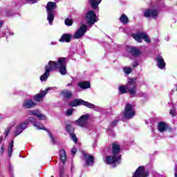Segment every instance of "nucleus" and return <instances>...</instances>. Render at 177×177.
<instances>
[{
  "instance_id": "obj_1",
  "label": "nucleus",
  "mask_w": 177,
  "mask_h": 177,
  "mask_svg": "<svg viewBox=\"0 0 177 177\" xmlns=\"http://www.w3.org/2000/svg\"><path fill=\"white\" fill-rule=\"evenodd\" d=\"M67 58L59 57L57 62L50 60L48 64L45 66V70H47L49 73L50 71H56L59 70V73L62 75H66L67 74Z\"/></svg>"
},
{
  "instance_id": "obj_2",
  "label": "nucleus",
  "mask_w": 177,
  "mask_h": 177,
  "mask_svg": "<svg viewBox=\"0 0 177 177\" xmlns=\"http://www.w3.org/2000/svg\"><path fill=\"white\" fill-rule=\"evenodd\" d=\"M32 124L35 128L37 130L43 129L44 131H46V129L44 127V124L41 123V122L37 120V119L32 116H30L24 122L19 123L15 131H14V136H19L24 129H27V126Z\"/></svg>"
},
{
  "instance_id": "obj_3",
  "label": "nucleus",
  "mask_w": 177,
  "mask_h": 177,
  "mask_svg": "<svg viewBox=\"0 0 177 177\" xmlns=\"http://www.w3.org/2000/svg\"><path fill=\"white\" fill-rule=\"evenodd\" d=\"M127 89L131 96L136 95V85L135 84V80L129 79L128 83L125 86H119V93L120 95L127 93Z\"/></svg>"
},
{
  "instance_id": "obj_4",
  "label": "nucleus",
  "mask_w": 177,
  "mask_h": 177,
  "mask_svg": "<svg viewBox=\"0 0 177 177\" xmlns=\"http://www.w3.org/2000/svg\"><path fill=\"white\" fill-rule=\"evenodd\" d=\"M57 8L56 2L49 1L46 6L47 12V20L50 26L53 24V20H55V10Z\"/></svg>"
},
{
  "instance_id": "obj_5",
  "label": "nucleus",
  "mask_w": 177,
  "mask_h": 177,
  "mask_svg": "<svg viewBox=\"0 0 177 177\" xmlns=\"http://www.w3.org/2000/svg\"><path fill=\"white\" fill-rule=\"evenodd\" d=\"M84 19L86 20V24L90 27L93 26L95 23H97L99 19L97 16H96V13L94 12L93 10H89L85 15Z\"/></svg>"
},
{
  "instance_id": "obj_6",
  "label": "nucleus",
  "mask_w": 177,
  "mask_h": 177,
  "mask_svg": "<svg viewBox=\"0 0 177 177\" xmlns=\"http://www.w3.org/2000/svg\"><path fill=\"white\" fill-rule=\"evenodd\" d=\"M69 105L71 107H77V106H85L88 109H95V107H96L95 104L88 102L86 101H84L82 99H75L73 101L71 102Z\"/></svg>"
},
{
  "instance_id": "obj_7",
  "label": "nucleus",
  "mask_w": 177,
  "mask_h": 177,
  "mask_svg": "<svg viewBox=\"0 0 177 177\" xmlns=\"http://www.w3.org/2000/svg\"><path fill=\"white\" fill-rule=\"evenodd\" d=\"M133 38L135 39V40L137 42H139L140 44H142V40L144 39L145 42L147 44H150L151 42V40L149 37V35L143 32H138L137 33H133L132 35Z\"/></svg>"
},
{
  "instance_id": "obj_8",
  "label": "nucleus",
  "mask_w": 177,
  "mask_h": 177,
  "mask_svg": "<svg viewBox=\"0 0 177 177\" xmlns=\"http://www.w3.org/2000/svg\"><path fill=\"white\" fill-rule=\"evenodd\" d=\"M160 13V9L157 8H149L147 9L144 12V16L145 17H151L152 19H154L155 20L157 19V17H158V15Z\"/></svg>"
},
{
  "instance_id": "obj_9",
  "label": "nucleus",
  "mask_w": 177,
  "mask_h": 177,
  "mask_svg": "<svg viewBox=\"0 0 177 177\" xmlns=\"http://www.w3.org/2000/svg\"><path fill=\"white\" fill-rule=\"evenodd\" d=\"M123 115L124 118H127V120H130V118H132L135 116V109H133L132 104H127L125 106L124 110L123 111Z\"/></svg>"
},
{
  "instance_id": "obj_10",
  "label": "nucleus",
  "mask_w": 177,
  "mask_h": 177,
  "mask_svg": "<svg viewBox=\"0 0 177 177\" xmlns=\"http://www.w3.org/2000/svg\"><path fill=\"white\" fill-rule=\"evenodd\" d=\"M86 31H88V26L85 24H82L80 28L75 32L73 35L74 39H80L86 34Z\"/></svg>"
},
{
  "instance_id": "obj_11",
  "label": "nucleus",
  "mask_w": 177,
  "mask_h": 177,
  "mask_svg": "<svg viewBox=\"0 0 177 177\" xmlns=\"http://www.w3.org/2000/svg\"><path fill=\"white\" fill-rule=\"evenodd\" d=\"M120 162L121 156H117L115 155H113L105 157V162L109 165L114 164V167H115V165H118Z\"/></svg>"
},
{
  "instance_id": "obj_12",
  "label": "nucleus",
  "mask_w": 177,
  "mask_h": 177,
  "mask_svg": "<svg viewBox=\"0 0 177 177\" xmlns=\"http://www.w3.org/2000/svg\"><path fill=\"white\" fill-rule=\"evenodd\" d=\"M149 176V173L145 171V167L143 166H140L135 171L133 177H147Z\"/></svg>"
},
{
  "instance_id": "obj_13",
  "label": "nucleus",
  "mask_w": 177,
  "mask_h": 177,
  "mask_svg": "<svg viewBox=\"0 0 177 177\" xmlns=\"http://www.w3.org/2000/svg\"><path fill=\"white\" fill-rule=\"evenodd\" d=\"M48 91H52V88H47L46 91H41L39 93L36 94L34 97V101L35 102H42V100L44 97H45V95L48 93Z\"/></svg>"
},
{
  "instance_id": "obj_14",
  "label": "nucleus",
  "mask_w": 177,
  "mask_h": 177,
  "mask_svg": "<svg viewBox=\"0 0 177 177\" xmlns=\"http://www.w3.org/2000/svg\"><path fill=\"white\" fill-rule=\"evenodd\" d=\"M88 120H89V114L82 115L79 120H76V124L79 127H85L88 123Z\"/></svg>"
},
{
  "instance_id": "obj_15",
  "label": "nucleus",
  "mask_w": 177,
  "mask_h": 177,
  "mask_svg": "<svg viewBox=\"0 0 177 177\" xmlns=\"http://www.w3.org/2000/svg\"><path fill=\"white\" fill-rule=\"evenodd\" d=\"M22 106L24 109H32L37 106V103L31 99H28L23 102Z\"/></svg>"
},
{
  "instance_id": "obj_16",
  "label": "nucleus",
  "mask_w": 177,
  "mask_h": 177,
  "mask_svg": "<svg viewBox=\"0 0 177 177\" xmlns=\"http://www.w3.org/2000/svg\"><path fill=\"white\" fill-rule=\"evenodd\" d=\"M157 62V65L160 70H164L165 68V66H167V64L165 63V61H164V58H162V56L158 55L156 59Z\"/></svg>"
},
{
  "instance_id": "obj_17",
  "label": "nucleus",
  "mask_w": 177,
  "mask_h": 177,
  "mask_svg": "<svg viewBox=\"0 0 177 177\" xmlns=\"http://www.w3.org/2000/svg\"><path fill=\"white\" fill-rule=\"evenodd\" d=\"M66 131L70 133L71 135V139L73 140L75 143H77V136H75V134L73 133L74 132V128L71 127V125H67L66 126Z\"/></svg>"
},
{
  "instance_id": "obj_18",
  "label": "nucleus",
  "mask_w": 177,
  "mask_h": 177,
  "mask_svg": "<svg viewBox=\"0 0 177 177\" xmlns=\"http://www.w3.org/2000/svg\"><path fill=\"white\" fill-rule=\"evenodd\" d=\"M84 157L86 165H88V166L93 165L95 162L93 161L94 158L92 155H88L84 153Z\"/></svg>"
},
{
  "instance_id": "obj_19",
  "label": "nucleus",
  "mask_w": 177,
  "mask_h": 177,
  "mask_svg": "<svg viewBox=\"0 0 177 177\" xmlns=\"http://www.w3.org/2000/svg\"><path fill=\"white\" fill-rule=\"evenodd\" d=\"M168 124L165 123V122H160L158 124V130L159 132H165L169 128Z\"/></svg>"
},
{
  "instance_id": "obj_20",
  "label": "nucleus",
  "mask_w": 177,
  "mask_h": 177,
  "mask_svg": "<svg viewBox=\"0 0 177 177\" xmlns=\"http://www.w3.org/2000/svg\"><path fill=\"white\" fill-rule=\"evenodd\" d=\"M128 52L134 56V57H138L140 55V50L135 47H129L128 48Z\"/></svg>"
},
{
  "instance_id": "obj_21",
  "label": "nucleus",
  "mask_w": 177,
  "mask_h": 177,
  "mask_svg": "<svg viewBox=\"0 0 177 177\" xmlns=\"http://www.w3.org/2000/svg\"><path fill=\"white\" fill-rule=\"evenodd\" d=\"M61 96L66 97V99H70L73 96V92L70 90H62L60 91Z\"/></svg>"
},
{
  "instance_id": "obj_22",
  "label": "nucleus",
  "mask_w": 177,
  "mask_h": 177,
  "mask_svg": "<svg viewBox=\"0 0 177 177\" xmlns=\"http://www.w3.org/2000/svg\"><path fill=\"white\" fill-rule=\"evenodd\" d=\"M77 85L82 89H88L91 88V83L89 82H80Z\"/></svg>"
},
{
  "instance_id": "obj_23",
  "label": "nucleus",
  "mask_w": 177,
  "mask_h": 177,
  "mask_svg": "<svg viewBox=\"0 0 177 177\" xmlns=\"http://www.w3.org/2000/svg\"><path fill=\"white\" fill-rule=\"evenodd\" d=\"M59 42H70L71 41V35L64 34L59 39Z\"/></svg>"
},
{
  "instance_id": "obj_24",
  "label": "nucleus",
  "mask_w": 177,
  "mask_h": 177,
  "mask_svg": "<svg viewBox=\"0 0 177 177\" xmlns=\"http://www.w3.org/2000/svg\"><path fill=\"white\" fill-rule=\"evenodd\" d=\"M59 158L62 162L64 164L67 160V156L66 155V151H64V149H61L59 151Z\"/></svg>"
},
{
  "instance_id": "obj_25",
  "label": "nucleus",
  "mask_w": 177,
  "mask_h": 177,
  "mask_svg": "<svg viewBox=\"0 0 177 177\" xmlns=\"http://www.w3.org/2000/svg\"><path fill=\"white\" fill-rule=\"evenodd\" d=\"M112 150L113 156H115L116 154H118V153H120V150H121V147H120V145L114 143L112 146Z\"/></svg>"
},
{
  "instance_id": "obj_26",
  "label": "nucleus",
  "mask_w": 177,
  "mask_h": 177,
  "mask_svg": "<svg viewBox=\"0 0 177 177\" xmlns=\"http://www.w3.org/2000/svg\"><path fill=\"white\" fill-rule=\"evenodd\" d=\"M89 1L93 9H97V8H99V5L100 2H102V0H89Z\"/></svg>"
},
{
  "instance_id": "obj_27",
  "label": "nucleus",
  "mask_w": 177,
  "mask_h": 177,
  "mask_svg": "<svg viewBox=\"0 0 177 177\" xmlns=\"http://www.w3.org/2000/svg\"><path fill=\"white\" fill-rule=\"evenodd\" d=\"M50 72L48 71L47 69H46L45 73L40 76V81L43 82L44 81H46L48 78H49V75H50Z\"/></svg>"
},
{
  "instance_id": "obj_28",
  "label": "nucleus",
  "mask_w": 177,
  "mask_h": 177,
  "mask_svg": "<svg viewBox=\"0 0 177 177\" xmlns=\"http://www.w3.org/2000/svg\"><path fill=\"white\" fill-rule=\"evenodd\" d=\"M120 20L123 24H127L129 21L128 17L125 14L121 15Z\"/></svg>"
},
{
  "instance_id": "obj_29",
  "label": "nucleus",
  "mask_w": 177,
  "mask_h": 177,
  "mask_svg": "<svg viewBox=\"0 0 177 177\" xmlns=\"http://www.w3.org/2000/svg\"><path fill=\"white\" fill-rule=\"evenodd\" d=\"M169 114L170 115H171V117H175L177 114V111H176V106H175V104H173L170 111H169Z\"/></svg>"
},
{
  "instance_id": "obj_30",
  "label": "nucleus",
  "mask_w": 177,
  "mask_h": 177,
  "mask_svg": "<svg viewBox=\"0 0 177 177\" xmlns=\"http://www.w3.org/2000/svg\"><path fill=\"white\" fill-rule=\"evenodd\" d=\"M8 157H12V153H13V141H11L8 146Z\"/></svg>"
},
{
  "instance_id": "obj_31",
  "label": "nucleus",
  "mask_w": 177,
  "mask_h": 177,
  "mask_svg": "<svg viewBox=\"0 0 177 177\" xmlns=\"http://www.w3.org/2000/svg\"><path fill=\"white\" fill-rule=\"evenodd\" d=\"M124 74H131L132 73V68L126 66L123 68Z\"/></svg>"
},
{
  "instance_id": "obj_32",
  "label": "nucleus",
  "mask_w": 177,
  "mask_h": 177,
  "mask_svg": "<svg viewBox=\"0 0 177 177\" xmlns=\"http://www.w3.org/2000/svg\"><path fill=\"white\" fill-rule=\"evenodd\" d=\"M10 131H12V127H8L6 128V129L4 131L5 138H8L9 133H10Z\"/></svg>"
},
{
  "instance_id": "obj_33",
  "label": "nucleus",
  "mask_w": 177,
  "mask_h": 177,
  "mask_svg": "<svg viewBox=\"0 0 177 177\" xmlns=\"http://www.w3.org/2000/svg\"><path fill=\"white\" fill-rule=\"evenodd\" d=\"M39 121H45L46 120V116L42 113H39V115L37 117Z\"/></svg>"
},
{
  "instance_id": "obj_34",
  "label": "nucleus",
  "mask_w": 177,
  "mask_h": 177,
  "mask_svg": "<svg viewBox=\"0 0 177 177\" xmlns=\"http://www.w3.org/2000/svg\"><path fill=\"white\" fill-rule=\"evenodd\" d=\"M65 24L66 26H73V20H71V19H66L65 20Z\"/></svg>"
},
{
  "instance_id": "obj_35",
  "label": "nucleus",
  "mask_w": 177,
  "mask_h": 177,
  "mask_svg": "<svg viewBox=\"0 0 177 177\" xmlns=\"http://www.w3.org/2000/svg\"><path fill=\"white\" fill-rule=\"evenodd\" d=\"M74 111V109H67L66 112V115L68 116L71 115V114H73V112Z\"/></svg>"
},
{
  "instance_id": "obj_36",
  "label": "nucleus",
  "mask_w": 177,
  "mask_h": 177,
  "mask_svg": "<svg viewBox=\"0 0 177 177\" xmlns=\"http://www.w3.org/2000/svg\"><path fill=\"white\" fill-rule=\"evenodd\" d=\"M26 117L28 115H34V110H29V111H27L26 112Z\"/></svg>"
},
{
  "instance_id": "obj_37",
  "label": "nucleus",
  "mask_w": 177,
  "mask_h": 177,
  "mask_svg": "<svg viewBox=\"0 0 177 177\" xmlns=\"http://www.w3.org/2000/svg\"><path fill=\"white\" fill-rule=\"evenodd\" d=\"M40 113L39 110H33V115H35V117H38Z\"/></svg>"
},
{
  "instance_id": "obj_38",
  "label": "nucleus",
  "mask_w": 177,
  "mask_h": 177,
  "mask_svg": "<svg viewBox=\"0 0 177 177\" xmlns=\"http://www.w3.org/2000/svg\"><path fill=\"white\" fill-rule=\"evenodd\" d=\"M48 135H49V136H50V142H51L52 143H55V138H53V136L52 135V133H48Z\"/></svg>"
},
{
  "instance_id": "obj_39",
  "label": "nucleus",
  "mask_w": 177,
  "mask_h": 177,
  "mask_svg": "<svg viewBox=\"0 0 177 177\" xmlns=\"http://www.w3.org/2000/svg\"><path fill=\"white\" fill-rule=\"evenodd\" d=\"M5 147H6V145H3L1 147V154H3V153H5Z\"/></svg>"
},
{
  "instance_id": "obj_40",
  "label": "nucleus",
  "mask_w": 177,
  "mask_h": 177,
  "mask_svg": "<svg viewBox=\"0 0 177 177\" xmlns=\"http://www.w3.org/2000/svg\"><path fill=\"white\" fill-rule=\"evenodd\" d=\"M117 124H118V121H117V120H113V121L111 123V127H115V125H117Z\"/></svg>"
},
{
  "instance_id": "obj_41",
  "label": "nucleus",
  "mask_w": 177,
  "mask_h": 177,
  "mask_svg": "<svg viewBox=\"0 0 177 177\" xmlns=\"http://www.w3.org/2000/svg\"><path fill=\"white\" fill-rule=\"evenodd\" d=\"M139 66V63L138 62H134L132 64L133 67H138Z\"/></svg>"
},
{
  "instance_id": "obj_42",
  "label": "nucleus",
  "mask_w": 177,
  "mask_h": 177,
  "mask_svg": "<svg viewBox=\"0 0 177 177\" xmlns=\"http://www.w3.org/2000/svg\"><path fill=\"white\" fill-rule=\"evenodd\" d=\"M71 153H72V154H75V153H77V148L73 147L71 149Z\"/></svg>"
},
{
  "instance_id": "obj_43",
  "label": "nucleus",
  "mask_w": 177,
  "mask_h": 177,
  "mask_svg": "<svg viewBox=\"0 0 177 177\" xmlns=\"http://www.w3.org/2000/svg\"><path fill=\"white\" fill-rule=\"evenodd\" d=\"M3 26V21H0V28Z\"/></svg>"
},
{
  "instance_id": "obj_44",
  "label": "nucleus",
  "mask_w": 177,
  "mask_h": 177,
  "mask_svg": "<svg viewBox=\"0 0 177 177\" xmlns=\"http://www.w3.org/2000/svg\"><path fill=\"white\" fill-rule=\"evenodd\" d=\"M3 120V116L0 114V121H2Z\"/></svg>"
},
{
  "instance_id": "obj_45",
  "label": "nucleus",
  "mask_w": 177,
  "mask_h": 177,
  "mask_svg": "<svg viewBox=\"0 0 177 177\" xmlns=\"http://www.w3.org/2000/svg\"><path fill=\"white\" fill-rule=\"evenodd\" d=\"M3 140V137H0V144L2 143V141Z\"/></svg>"
},
{
  "instance_id": "obj_46",
  "label": "nucleus",
  "mask_w": 177,
  "mask_h": 177,
  "mask_svg": "<svg viewBox=\"0 0 177 177\" xmlns=\"http://www.w3.org/2000/svg\"><path fill=\"white\" fill-rule=\"evenodd\" d=\"M71 85H73L72 83H68V84L66 85V86H71Z\"/></svg>"
},
{
  "instance_id": "obj_47",
  "label": "nucleus",
  "mask_w": 177,
  "mask_h": 177,
  "mask_svg": "<svg viewBox=\"0 0 177 177\" xmlns=\"http://www.w3.org/2000/svg\"><path fill=\"white\" fill-rule=\"evenodd\" d=\"M12 165H10V167H9L10 171H12Z\"/></svg>"
},
{
  "instance_id": "obj_48",
  "label": "nucleus",
  "mask_w": 177,
  "mask_h": 177,
  "mask_svg": "<svg viewBox=\"0 0 177 177\" xmlns=\"http://www.w3.org/2000/svg\"><path fill=\"white\" fill-rule=\"evenodd\" d=\"M55 42H51V45H55Z\"/></svg>"
},
{
  "instance_id": "obj_49",
  "label": "nucleus",
  "mask_w": 177,
  "mask_h": 177,
  "mask_svg": "<svg viewBox=\"0 0 177 177\" xmlns=\"http://www.w3.org/2000/svg\"><path fill=\"white\" fill-rule=\"evenodd\" d=\"M28 1H30V2H32L33 1H35V0H28Z\"/></svg>"
},
{
  "instance_id": "obj_50",
  "label": "nucleus",
  "mask_w": 177,
  "mask_h": 177,
  "mask_svg": "<svg viewBox=\"0 0 177 177\" xmlns=\"http://www.w3.org/2000/svg\"><path fill=\"white\" fill-rule=\"evenodd\" d=\"M175 177H177V174L176 173H175Z\"/></svg>"
}]
</instances>
